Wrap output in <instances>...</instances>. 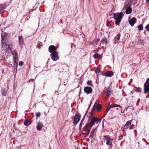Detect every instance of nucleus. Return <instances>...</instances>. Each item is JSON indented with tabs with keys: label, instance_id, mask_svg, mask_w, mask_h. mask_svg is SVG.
I'll list each match as a JSON object with an SVG mask.
<instances>
[{
	"label": "nucleus",
	"instance_id": "0eeeda50",
	"mask_svg": "<svg viewBox=\"0 0 149 149\" xmlns=\"http://www.w3.org/2000/svg\"><path fill=\"white\" fill-rule=\"evenodd\" d=\"M56 47L53 45L50 46L49 47V51L50 53L56 52Z\"/></svg>",
	"mask_w": 149,
	"mask_h": 149
},
{
	"label": "nucleus",
	"instance_id": "3c124183",
	"mask_svg": "<svg viewBox=\"0 0 149 149\" xmlns=\"http://www.w3.org/2000/svg\"><path fill=\"white\" fill-rule=\"evenodd\" d=\"M81 123H80V126H81Z\"/></svg>",
	"mask_w": 149,
	"mask_h": 149
},
{
	"label": "nucleus",
	"instance_id": "7c9ffc66",
	"mask_svg": "<svg viewBox=\"0 0 149 149\" xmlns=\"http://www.w3.org/2000/svg\"><path fill=\"white\" fill-rule=\"evenodd\" d=\"M14 63L17 64L18 62V58L13 59Z\"/></svg>",
	"mask_w": 149,
	"mask_h": 149
},
{
	"label": "nucleus",
	"instance_id": "1a4fd4ad",
	"mask_svg": "<svg viewBox=\"0 0 149 149\" xmlns=\"http://www.w3.org/2000/svg\"><path fill=\"white\" fill-rule=\"evenodd\" d=\"M136 19L135 17L132 18L129 21V23L130 25L132 26L136 23Z\"/></svg>",
	"mask_w": 149,
	"mask_h": 149
},
{
	"label": "nucleus",
	"instance_id": "7ed1b4c3",
	"mask_svg": "<svg viewBox=\"0 0 149 149\" xmlns=\"http://www.w3.org/2000/svg\"><path fill=\"white\" fill-rule=\"evenodd\" d=\"M144 93L146 94L149 91V78H147L146 82L144 84Z\"/></svg>",
	"mask_w": 149,
	"mask_h": 149
},
{
	"label": "nucleus",
	"instance_id": "4468645a",
	"mask_svg": "<svg viewBox=\"0 0 149 149\" xmlns=\"http://www.w3.org/2000/svg\"><path fill=\"white\" fill-rule=\"evenodd\" d=\"M132 11V9L130 7H128L126 9L125 13L127 14H129L131 13Z\"/></svg>",
	"mask_w": 149,
	"mask_h": 149
},
{
	"label": "nucleus",
	"instance_id": "39448f33",
	"mask_svg": "<svg viewBox=\"0 0 149 149\" xmlns=\"http://www.w3.org/2000/svg\"><path fill=\"white\" fill-rule=\"evenodd\" d=\"M80 119L79 116L77 114L75 115L73 124L74 125H76L79 122Z\"/></svg>",
	"mask_w": 149,
	"mask_h": 149
},
{
	"label": "nucleus",
	"instance_id": "72a5a7b5",
	"mask_svg": "<svg viewBox=\"0 0 149 149\" xmlns=\"http://www.w3.org/2000/svg\"><path fill=\"white\" fill-rule=\"evenodd\" d=\"M145 29L147 31L149 32V24L146 26Z\"/></svg>",
	"mask_w": 149,
	"mask_h": 149
},
{
	"label": "nucleus",
	"instance_id": "a878e982",
	"mask_svg": "<svg viewBox=\"0 0 149 149\" xmlns=\"http://www.w3.org/2000/svg\"><path fill=\"white\" fill-rule=\"evenodd\" d=\"M106 42L107 40L106 38H103L101 41V43L103 44L106 43Z\"/></svg>",
	"mask_w": 149,
	"mask_h": 149
},
{
	"label": "nucleus",
	"instance_id": "2eb2a0df",
	"mask_svg": "<svg viewBox=\"0 0 149 149\" xmlns=\"http://www.w3.org/2000/svg\"><path fill=\"white\" fill-rule=\"evenodd\" d=\"M96 130V128L93 129L91 133L89 136L90 137L93 138V136H94V134Z\"/></svg>",
	"mask_w": 149,
	"mask_h": 149
},
{
	"label": "nucleus",
	"instance_id": "ea45409f",
	"mask_svg": "<svg viewBox=\"0 0 149 149\" xmlns=\"http://www.w3.org/2000/svg\"><path fill=\"white\" fill-rule=\"evenodd\" d=\"M111 93V91H107V96H109V95H110V93Z\"/></svg>",
	"mask_w": 149,
	"mask_h": 149
},
{
	"label": "nucleus",
	"instance_id": "9d476101",
	"mask_svg": "<svg viewBox=\"0 0 149 149\" xmlns=\"http://www.w3.org/2000/svg\"><path fill=\"white\" fill-rule=\"evenodd\" d=\"M95 123H96V118L95 117H93L89 125L91 127H92L94 125Z\"/></svg>",
	"mask_w": 149,
	"mask_h": 149
},
{
	"label": "nucleus",
	"instance_id": "f257e3e1",
	"mask_svg": "<svg viewBox=\"0 0 149 149\" xmlns=\"http://www.w3.org/2000/svg\"><path fill=\"white\" fill-rule=\"evenodd\" d=\"M113 17L115 20V24L116 25H118L121 21V12L114 13Z\"/></svg>",
	"mask_w": 149,
	"mask_h": 149
},
{
	"label": "nucleus",
	"instance_id": "09e8293b",
	"mask_svg": "<svg viewBox=\"0 0 149 149\" xmlns=\"http://www.w3.org/2000/svg\"><path fill=\"white\" fill-rule=\"evenodd\" d=\"M110 104V103H109V106Z\"/></svg>",
	"mask_w": 149,
	"mask_h": 149
},
{
	"label": "nucleus",
	"instance_id": "f3484780",
	"mask_svg": "<svg viewBox=\"0 0 149 149\" xmlns=\"http://www.w3.org/2000/svg\"><path fill=\"white\" fill-rule=\"evenodd\" d=\"M131 123L130 122L128 121L125 124V125L124 126V128L125 129H126L128 128V127H129V126L131 125Z\"/></svg>",
	"mask_w": 149,
	"mask_h": 149
},
{
	"label": "nucleus",
	"instance_id": "412c9836",
	"mask_svg": "<svg viewBox=\"0 0 149 149\" xmlns=\"http://www.w3.org/2000/svg\"><path fill=\"white\" fill-rule=\"evenodd\" d=\"M13 59L18 58V56L17 53L15 51L13 52Z\"/></svg>",
	"mask_w": 149,
	"mask_h": 149
},
{
	"label": "nucleus",
	"instance_id": "864d4df0",
	"mask_svg": "<svg viewBox=\"0 0 149 149\" xmlns=\"http://www.w3.org/2000/svg\"><path fill=\"white\" fill-rule=\"evenodd\" d=\"M71 48H72V46H71Z\"/></svg>",
	"mask_w": 149,
	"mask_h": 149
},
{
	"label": "nucleus",
	"instance_id": "393cba45",
	"mask_svg": "<svg viewBox=\"0 0 149 149\" xmlns=\"http://www.w3.org/2000/svg\"><path fill=\"white\" fill-rule=\"evenodd\" d=\"M137 28L138 30L139 31L142 30L143 29V27L142 25L140 24L138 26Z\"/></svg>",
	"mask_w": 149,
	"mask_h": 149
},
{
	"label": "nucleus",
	"instance_id": "c756f323",
	"mask_svg": "<svg viewBox=\"0 0 149 149\" xmlns=\"http://www.w3.org/2000/svg\"><path fill=\"white\" fill-rule=\"evenodd\" d=\"M5 7V6L4 4H1L0 5V10H2Z\"/></svg>",
	"mask_w": 149,
	"mask_h": 149
},
{
	"label": "nucleus",
	"instance_id": "a211bd4d",
	"mask_svg": "<svg viewBox=\"0 0 149 149\" xmlns=\"http://www.w3.org/2000/svg\"><path fill=\"white\" fill-rule=\"evenodd\" d=\"M43 125L42 124L39 123L38 124V125L37 126V129L38 130H40L42 129Z\"/></svg>",
	"mask_w": 149,
	"mask_h": 149
},
{
	"label": "nucleus",
	"instance_id": "b1692460",
	"mask_svg": "<svg viewBox=\"0 0 149 149\" xmlns=\"http://www.w3.org/2000/svg\"><path fill=\"white\" fill-rule=\"evenodd\" d=\"M100 41L99 40L97 39H95L93 41V43H92V44L93 45H97V43L98 42H99Z\"/></svg>",
	"mask_w": 149,
	"mask_h": 149
},
{
	"label": "nucleus",
	"instance_id": "cd10ccee",
	"mask_svg": "<svg viewBox=\"0 0 149 149\" xmlns=\"http://www.w3.org/2000/svg\"><path fill=\"white\" fill-rule=\"evenodd\" d=\"M94 71L96 73H99L100 72V69L98 68H94Z\"/></svg>",
	"mask_w": 149,
	"mask_h": 149
},
{
	"label": "nucleus",
	"instance_id": "603ef678",
	"mask_svg": "<svg viewBox=\"0 0 149 149\" xmlns=\"http://www.w3.org/2000/svg\"><path fill=\"white\" fill-rule=\"evenodd\" d=\"M116 109H117V110H118V108H116Z\"/></svg>",
	"mask_w": 149,
	"mask_h": 149
},
{
	"label": "nucleus",
	"instance_id": "49530a36",
	"mask_svg": "<svg viewBox=\"0 0 149 149\" xmlns=\"http://www.w3.org/2000/svg\"><path fill=\"white\" fill-rule=\"evenodd\" d=\"M146 1L147 3H149V0H146Z\"/></svg>",
	"mask_w": 149,
	"mask_h": 149
},
{
	"label": "nucleus",
	"instance_id": "c85d7f7f",
	"mask_svg": "<svg viewBox=\"0 0 149 149\" xmlns=\"http://www.w3.org/2000/svg\"><path fill=\"white\" fill-rule=\"evenodd\" d=\"M101 121V119L99 118H96V123L97 124L98 123H100Z\"/></svg>",
	"mask_w": 149,
	"mask_h": 149
},
{
	"label": "nucleus",
	"instance_id": "dca6fc26",
	"mask_svg": "<svg viewBox=\"0 0 149 149\" xmlns=\"http://www.w3.org/2000/svg\"><path fill=\"white\" fill-rule=\"evenodd\" d=\"M93 56L95 59H97L100 58V55L98 54H96L93 55Z\"/></svg>",
	"mask_w": 149,
	"mask_h": 149
},
{
	"label": "nucleus",
	"instance_id": "c9c22d12",
	"mask_svg": "<svg viewBox=\"0 0 149 149\" xmlns=\"http://www.w3.org/2000/svg\"><path fill=\"white\" fill-rule=\"evenodd\" d=\"M24 65V62L22 61H20L19 62V65L20 66H22Z\"/></svg>",
	"mask_w": 149,
	"mask_h": 149
},
{
	"label": "nucleus",
	"instance_id": "a19ab883",
	"mask_svg": "<svg viewBox=\"0 0 149 149\" xmlns=\"http://www.w3.org/2000/svg\"><path fill=\"white\" fill-rule=\"evenodd\" d=\"M90 131H89V130L88 131H86V133L87 135H88L89 134Z\"/></svg>",
	"mask_w": 149,
	"mask_h": 149
},
{
	"label": "nucleus",
	"instance_id": "de8ad7c7",
	"mask_svg": "<svg viewBox=\"0 0 149 149\" xmlns=\"http://www.w3.org/2000/svg\"><path fill=\"white\" fill-rule=\"evenodd\" d=\"M97 104V102H96L95 103V104Z\"/></svg>",
	"mask_w": 149,
	"mask_h": 149
},
{
	"label": "nucleus",
	"instance_id": "79ce46f5",
	"mask_svg": "<svg viewBox=\"0 0 149 149\" xmlns=\"http://www.w3.org/2000/svg\"><path fill=\"white\" fill-rule=\"evenodd\" d=\"M34 80L33 79H31L29 80V82H33Z\"/></svg>",
	"mask_w": 149,
	"mask_h": 149
},
{
	"label": "nucleus",
	"instance_id": "aec40b11",
	"mask_svg": "<svg viewBox=\"0 0 149 149\" xmlns=\"http://www.w3.org/2000/svg\"><path fill=\"white\" fill-rule=\"evenodd\" d=\"M31 123V121H30L25 120L24 122V124L26 126H28Z\"/></svg>",
	"mask_w": 149,
	"mask_h": 149
},
{
	"label": "nucleus",
	"instance_id": "6e6552de",
	"mask_svg": "<svg viewBox=\"0 0 149 149\" xmlns=\"http://www.w3.org/2000/svg\"><path fill=\"white\" fill-rule=\"evenodd\" d=\"M106 137V140L107 141L106 144L107 145H111L112 144V139L109 137L105 136Z\"/></svg>",
	"mask_w": 149,
	"mask_h": 149
},
{
	"label": "nucleus",
	"instance_id": "5701e85b",
	"mask_svg": "<svg viewBox=\"0 0 149 149\" xmlns=\"http://www.w3.org/2000/svg\"><path fill=\"white\" fill-rule=\"evenodd\" d=\"M102 106L100 104H98L96 107V109L97 111H100L102 109Z\"/></svg>",
	"mask_w": 149,
	"mask_h": 149
},
{
	"label": "nucleus",
	"instance_id": "423d86ee",
	"mask_svg": "<svg viewBox=\"0 0 149 149\" xmlns=\"http://www.w3.org/2000/svg\"><path fill=\"white\" fill-rule=\"evenodd\" d=\"M84 91L86 93L89 94L92 93V89L91 87L86 86L85 87Z\"/></svg>",
	"mask_w": 149,
	"mask_h": 149
},
{
	"label": "nucleus",
	"instance_id": "ddd939ff",
	"mask_svg": "<svg viewBox=\"0 0 149 149\" xmlns=\"http://www.w3.org/2000/svg\"><path fill=\"white\" fill-rule=\"evenodd\" d=\"M91 127H90L89 124H87L85 126L83 129L85 131H88V130H89V131H90Z\"/></svg>",
	"mask_w": 149,
	"mask_h": 149
},
{
	"label": "nucleus",
	"instance_id": "20e7f679",
	"mask_svg": "<svg viewBox=\"0 0 149 149\" xmlns=\"http://www.w3.org/2000/svg\"><path fill=\"white\" fill-rule=\"evenodd\" d=\"M51 56L52 59L54 61H56L59 59L58 53L57 52L53 53L51 54Z\"/></svg>",
	"mask_w": 149,
	"mask_h": 149
},
{
	"label": "nucleus",
	"instance_id": "f03ea898",
	"mask_svg": "<svg viewBox=\"0 0 149 149\" xmlns=\"http://www.w3.org/2000/svg\"><path fill=\"white\" fill-rule=\"evenodd\" d=\"M8 35L7 33L2 32L1 34V45L2 47H3L5 44V41H6V38H5Z\"/></svg>",
	"mask_w": 149,
	"mask_h": 149
},
{
	"label": "nucleus",
	"instance_id": "4be33fe9",
	"mask_svg": "<svg viewBox=\"0 0 149 149\" xmlns=\"http://www.w3.org/2000/svg\"><path fill=\"white\" fill-rule=\"evenodd\" d=\"M7 91L6 90L3 89L2 91V95L6 96V95Z\"/></svg>",
	"mask_w": 149,
	"mask_h": 149
},
{
	"label": "nucleus",
	"instance_id": "5fc2aeb1",
	"mask_svg": "<svg viewBox=\"0 0 149 149\" xmlns=\"http://www.w3.org/2000/svg\"><path fill=\"white\" fill-rule=\"evenodd\" d=\"M121 15H122V14Z\"/></svg>",
	"mask_w": 149,
	"mask_h": 149
},
{
	"label": "nucleus",
	"instance_id": "a18cd8bd",
	"mask_svg": "<svg viewBox=\"0 0 149 149\" xmlns=\"http://www.w3.org/2000/svg\"><path fill=\"white\" fill-rule=\"evenodd\" d=\"M33 10H33V9H32V10H31V11L30 10L29 11V12H32V11H33Z\"/></svg>",
	"mask_w": 149,
	"mask_h": 149
},
{
	"label": "nucleus",
	"instance_id": "8fccbe9b",
	"mask_svg": "<svg viewBox=\"0 0 149 149\" xmlns=\"http://www.w3.org/2000/svg\"><path fill=\"white\" fill-rule=\"evenodd\" d=\"M28 19H29V18H27V19H26V20H28Z\"/></svg>",
	"mask_w": 149,
	"mask_h": 149
},
{
	"label": "nucleus",
	"instance_id": "473e14b6",
	"mask_svg": "<svg viewBox=\"0 0 149 149\" xmlns=\"http://www.w3.org/2000/svg\"><path fill=\"white\" fill-rule=\"evenodd\" d=\"M19 43L20 45H21L22 44V37L20 36L19 37Z\"/></svg>",
	"mask_w": 149,
	"mask_h": 149
},
{
	"label": "nucleus",
	"instance_id": "f704fd0d",
	"mask_svg": "<svg viewBox=\"0 0 149 149\" xmlns=\"http://www.w3.org/2000/svg\"><path fill=\"white\" fill-rule=\"evenodd\" d=\"M141 91V89L140 88L138 87L136 88V91L137 92H140Z\"/></svg>",
	"mask_w": 149,
	"mask_h": 149
},
{
	"label": "nucleus",
	"instance_id": "e433bc0d",
	"mask_svg": "<svg viewBox=\"0 0 149 149\" xmlns=\"http://www.w3.org/2000/svg\"><path fill=\"white\" fill-rule=\"evenodd\" d=\"M41 115V113L40 112H38L36 113V116L37 117H39Z\"/></svg>",
	"mask_w": 149,
	"mask_h": 149
},
{
	"label": "nucleus",
	"instance_id": "37998d69",
	"mask_svg": "<svg viewBox=\"0 0 149 149\" xmlns=\"http://www.w3.org/2000/svg\"><path fill=\"white\" fill-rule=\"evenodd\" d=\"M87 113V112H86V113L85 114V115H84V118H83V119L81 120V122H82V121H83V119H84V118H85V117L86 116V115Z\"/></svg>",
	"mask_w": 149,
	"mask_h": 149
},
{
	"label": "nucleus",
	"instance_id": "4c0bfd02",
	"mask_svg": "<svg viewBox=\"0 0 149 149\" xmlns=\"http://www.w3.org/2000/svg\"><path fill=\"white\" fill-rule=\"evenodd\" d=\"M14 68H15V69H17V64H15V63H14Z\"/></svg>",
	"mask_w": 149,
	"mask_h": 149
},
{
	"label": "nucleus",
	"instance_id": "58836bf2",
	"mask_svg": "<svg viewBox=\"0 0 149 149\" xmlns=\"http://www.w3.org/2000/svg\"><path fill=\"white\" fill-rule=\"evenodd\" d=\"M111 108L110 106H109L108 107V108L107 109V112H108V111L110 110V109Z\"/></svg>",
	"mask_w": 149,
	"mask_h": 149
},
{
	"label": "nucleus",
	"instance_id": "bb28decb",
	"mask_svg": "<svg viewBox=\"0 0 149 149\" xmlns=\"http://www.w3.org/2000/svg\"><path fill=\"white\" fill-rule=\"evenodd\" d=\"M94 109V107L93 108L92 110H91V111L90 112V113L89 115V116H88V117L90 118L92 116V113Z\"/></svg>",
	"mask_w": 149,
	"mask_h": 149
},
{
	"label": "nucleus",
	"instance_id": "9b49d317",
	"mask_svg": "<svg viewBox=\"0 0 149 149\" xmlns=\"http://www.w3.org/2000/svg\"><path fill=\"white\" fill-rule=\"evenodd\" d=\"M120 37V34L119 33L114 38V41L115 43L118 42V41Z\"/></svg>",
	"mask_w": 149,
	"mask_h": 149
},
{
	"label": "nucleus",
	"instance_id": "2f4dec72",
	"mask_svg": "<svg viewBox=\"0 0 149 149\" xmlns=\"http://www.w3.org/2000/svg\"><path fill=\"white\" fill-rule=\"evenodd\" d=\"M87 84L89 86L92 85V81H88L87 82Z\"/></svg>",
	"mask_w": 149,
	"mask_h": 149
},
{
	"label": "nucleus",
	"instance_id": "c03bdc74",
	"mask_svg": "<svg viewBox=\"0 0 149 149\" xmlns=\"http://www.w3.org/2000/svg\"><path fill=\"white\" fill-rule=\"evenodd\" d=\"M37 46L38 47H40V44H38Z\"/></svg>",
	"mask_w": 149,
	"mask_h": 149
},
{
	"label": "nucleus",
	"instance_id": "6ab92c4d",
	"mask_svg": "<svg viewBox=\"0 0 149 149\" xmlns=\"http://www.w3.org/2000/svg\"><path fill=\"white\" fill-rule=\"evenodd\" d=\"M110 106L111 108L115 107H119L120 108H121V106L120 105H118L116 104H113Z\"/></svg>",
	"mask_w": 149,
	"mask_h": 149
},
{
	"label": "nucleus",
	"instance_id": "f8f14e48",
	"mask_svg": "<svg viewBox=\"0 0 149 149\" xmlns=\"http://www.w3.org/2000/svg\"><path fill=\"white\" fill-rule=\"evenodd\" d=\"M113 74V73L112 72L109 71L105 72V75L106 77H110L112 76Z\"/></svg>",
	"mask_w": 149,
	"mask_h": 149
}]
</instances>
